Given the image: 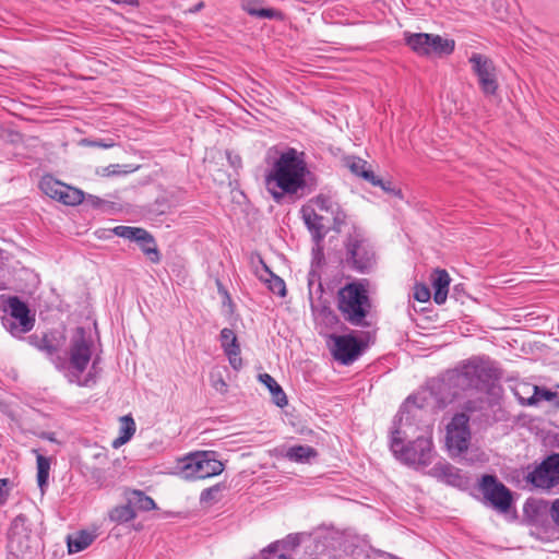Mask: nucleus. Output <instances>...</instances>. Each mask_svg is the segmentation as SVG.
Here are the masks:
<instances>
[{"instance_id":"obj_1","label":"nucleus","mask_w":559,"mask_h":559,"mask_svg":"<svg viewBox=\"0 0 559 559\" xmlns=\"http://www.w3.org/2000/svg\"><path fill=\"white\" fill-rule=\"evenodd\" d=\"M419 413V407L407 399L394 421L390 441L393 455L403 464L414 467L428 466L435 457L431 427H420L415 423Z\"/></svg>"},{"instance_id":"obj_2","label":"nucleus","mask_w":559,"mask_h":559,"mask_svg":"<svg viewBox=\"0 0 559 559\" xmlns=\"http://www.w3.org/2000/svg\"><path fill=\"white\" fill-rule=\"evenodd\" d=\"M310 175L305 152L287 147L269 163L265 189L276 203H281L286 197L302 195Z\"/></svg>"},{"instance_id":"obj_3","label":"nucleus","mask_w":559,"mask_h":559,"mask_svg":"<svg viewBox=\"0 0 559 559\" xmlns=\"http://www.w3.org/2000/svg\"><path fill=\"white\" fill-rule=\"evenodd\" d=\"M92 347L93 340L83 328H78L73 333L70 341L68 358L56 355L57 348L47 337H44L38 344V348L50 357L56 368L62 370L71 383H76L82 386H88L95 383V378L98 372V358H95L91 370L84 376V371L92 359Z\"/></svg>"},{"instance_id":"obj_4","label":"nucleus","mask_w":559,"mask_h":559,"mask_svg":"<svg viewBox=\"0 0 559 559\" xmlns=\"http://www.w3.org/2000/svg\"><path fill=\"white\" fill-rule=\"evenodd\" d=\"M301 218L310 231L317 247L328 234L326 222L329 217L333 221V229L340 233L346 223V214L331 197L318 194L310 199L300 209Z\"/></svg>"},{"instance_id":"obj_5","label":"nucleus","mask_w":559,"mask_h":559,"mask_svg":"<svg viewBox=\"0 0 559 559\" xmlns=\"http://www.w3.org/2000/svg\"><path fill=\"white\" fill-rule=\"evenodd\" d=\"M337 309L349 324L367 326L371 301L366 286L360 282H353L342 287L337 293Z\"/></svg>"},{"instance_id":"obj_6","label":"nucleus","mask_w":559,"mask_h":559,"mask_svg":"<svg viewBox=\"0 0 559 559\" xmlns=\"http://www.w3.org/2000/svg\"><path fill=\"white\" fill-rule=\"evenodd\" d=\"M31 526L24 514L12 520L8 532V559H32L38 552L40 540Z\"/></svg>"},{"instance_id":"obj_7","label":"nucleus","mask_w":559,"mask_h":559,"mask_svg":"<svg viewBox=\"0 0 559 559\" xmlns=\"http://www.w3.org/2000/svg\"><path fill=\"white\" fill-rule=\"evenodd\" d=\"M223 463L211 451L191 453L177 463V472L186 479H205L219 475Z\"/></svg>"},{"instance_id":"obj_8","label":"nucleus","mask_w":559,"mask_h":559,"mask_svg":"<svg viewBox=\"0 0 559 559\" xmlns=\"http://www.w3.org/2000/svg\"><path fill=\"white\" fill-rule=\"evenodd\" d=\"M346 262L356 271L368 272L374 264V251L364 231L352 226L345 241Z\"/></svg>"},{"instance_id":"obj_9","label":"nucleus","mask_w":559,"mask_h":559,"mask_svg":"<svg viewBox=\"0 0 559 559\" xmlns=\"http://www.w3.org/2000/svg\"><path fill=\"white\" fill-rule=\"evenodd\" d=\"M497 378V370L489 359L475 357L466 361L460 371V381L469 388L484 390Z\"/></svg>"},{"instance_id":"obj_10","label":"nucleus","mask_w":559,"mask_h":559,"mask_svg":"<svg viewBox=\"0 0 559 559\" xmlns=\"http://www.w3.org/2000/svg\"><path fill=\"white\" fill-rule=\"evenodd\" d=\"M479 490L485 502L500 513H507L512 504V493L493 475H484L479 483Z\"/></svg>"},{"instance_id":"obj_11","label":"nucleus","mask_w":559,"mask_h":559,"mask_svg":"<svg viewBox=\"0 0 559 559\" xmlns=\"http://www.w3.org/2000/svg\"><path fill=\"white\" fill-rule=\"evenodd\" d=\"M468 417L456 414L447 426L445 445L451 456H457L468 449L471 431Z\"/></svg>"},{"instance_id":"obj_12","label":"nucleus","mask_w":559,"mask_h":559,"mask_svg":"<svg viewBox=\"0 0 559 559\" xmlns=\"http://www.w3.org/2000/svg\"><path fill=\"white\" fill-rule=\"evenodd\" d=\"M8 311L9 318H5L2 323L13 336H21L33 329L34 318L29 316L27 306L17 297L9 298Z\"/></svg>"},{"instance_id":"obj_13","label":"nucleus","mask_w":559,"mask_h":559,"mask_svg":"<svg viewBox=\"0 0 559 559\" xmlns=\"http://www.w3.org/2000/svg\"><path fill=\"white\" fill-rule=\"evenodd\" d=\"M114 235L134 241L152 263L160 261V253L157 249L154 237L144 228L119 225L110 230Z\"/></svg>"},{"instance_id":"obj_14","label":"nucleus","mask_w":559,"mask_h":559,"mask_svg":"<svg viewBox=\"0 0 559 559\" xmlns=\"http://www.w3.org/2000/svg\"><path fill=\"white\" fill-rule=\"evenodd\" d=\"M329 347L334 359L342 365L353 364L361 354V343L352 334L329 336Z\"/></svg>"},{"instance_id":"obj_15","label":"nucleus","mask_w":559,"mask_h":559,"mask_svg":"<svg viewBox=\"0 0 559 559\" xmlns=\"http://www.w3.org/2000/svg\"><path fill=\"white\" fill-rule=\"evenodd\" d=\"M39 187L46 195L66 205H78L84 200V193L81 190L64 185L51 176L43 177Z\"/></svg>"},{"instance_id":"obj_16","label":"nucleus","mask_w":559,"mask_h":559,"mask_svg":"<svg viewBox=\"0 0 559 559\" xmlns=\"http://www.w3.org/2000/svg\"><path fill=\"white\" fill-rule=\"evenodd\" d=\"M469 62L477 75L481 91L486 95H493L498 88V81L497 69L492 60L481 53H473L469 57Z\"/></svg>"},{"instance_id":"obj_17","label":"nucleus","mask_w":559,"mask_h":559,"mask_svg":"<svg viewBox=\"0 0 559 559\" xmlns=\"http://www.w3.org/2000/svg\"><path fill=\"white\" fill-rule=\"evenodd\" d=\"M530 483L542 489H550L559 484V454L544 460L527 476Z\"/></svg>"},{"instance_id":"obj_18","label":"nucleus","mask_w":559,"mask_h":559,"mask_svg":"<svg viewBox=\"0 0 559 559\" xmlns=\"http://www.w3.org/2000/svg\"><path fill=\"white\" fill-rule=\"evenodd\" d=\"M219 341L231 368L240 370L242 368V358L240 356V346L235 332L228 328H224L221 331Z\"/></svg>"},{"instance_id":"obj_19","label":"nucleus","mask_w":559,"mask_h":559,"mask_svg":"<svg viewBox=\"0 0 559 559\" xmlns=\"http://www.w3.org/2000/svg\"><path fill=\"white\" fill-rule=\"evenodd\" d=\"M431 473L438 479L454 487H461L466 483L460 469L445 461L438 462Z\"/></svg>"},{"instance_id":"obj_20","label":"nucleus","mask_w":559,"mask_h":559,"mask_svg":"<svg viewBox=\"0 0 559 559\" xmlns=\"http://www.w3.org/2000/svg\"><path fill=\"white\" fill-rule=\"evenodd\" d=\"M431 285L435 290L433 300L438 305L445 302L450 285V276L445 270H436L431 274Z\"/></svg>"},{"instance_id":"obj_21","label":"nucleus","mask_w":559,"mask_h":559,"mask_svg":"<svg viewBox=\"0 0 559 559\" xmlns=\"http://www.w3.org/2000/svg\"><path fill=\"white\" fill-rule=\"evenodd\" d=\"M430 34L428 33H404L406 45L418 56H430Z\"/></svg>"},{"instance_id":"obj_22","label":"nucleus","mask_w":559,"mask_h":559,"mask_svg":"<svg viewBox=\"0 0 559 559\" xmlns=\"http://www.w3.org/2000/svg\"><path fill=\"white\" fill-rule=\"evenodd\" d=\"M347 166L353 174L359 176L371 185L380 183V179L369 168L368 163L359 157H350L347 159Z\"/></svg>"},{"instance_id":"obj_23","label":"nucleus","mask_w":559,"mask_h":559,"mask_svg":"<svg viewBox=\"0 0 559 559\" xmlns=\"http://www.w3.org/2000/svg\"><path fill=\"white\" fill-rule=\"evenodd\" d=\"M136 426L131 415L120 418L119 436L112 441V448L118 449L131 440L135 433Z\"/></svg>"},{"instance_id":"obj_24","label":"nucleus","mask_w":559,"mask_h":559,"mask_svg":"<svg viewBox=\"0 0 559 559\" xmlns=\"http://www.w3.org/2000/svg\"><path fill=\"white\" fill-rule=\"evenodd\" d=\"M259 380L270 390L273 402L278 407H284L287 405V397L285 392L272 376L269 373H261L259 374Z\"/></svg>"},{"instance_id":"obj_25","label":"nucleus","mask_w":559,"mask_h":559,"mask_svg":"<svg viewBox=\"0 0 559 559\" xmlns=\"http://www.w3.org/2000/svg\"><path fill=\"white\" fill-rule=\"evenodd\" d=\"M93 532L81 531L68 537V549L70 554L80 552L86 549L95 540Z\"/></svg>"},{"instance_id":"obj_26","label":"nucleus","mask_w":559,"mask_h":559,"mask_svg":"<svg viewBox=\"0 0 559 559\" xmlns=\"http://www.w3.org/2000/svg\"><path fill=\"white\" fill-rule=\"evenodd\" d=\"M550 507L544 500L530 499L524 504L525 515L534 523H539L540 518L549 513Z\"/></svg>"},{"instance_id":"obj_27","label":"nucleus","mask_w":559,"mask_h":559,"mask_svg":"<svg viewBox=\"0 0 559 559\" xmlns=\"http://www.w3.org/2000/svg\"><path fill=\"white\" fill-rule=\"evenodd\" d=\"M430 56H447L451 55L455 48L453 39L443 38L440 35L430 34Z\"/></svg>"},{"instance_id":"obj_28","label":"nucleus","mask_w":559,"mask_h":559,"mask_svg":"<svg viewBox=\"0 0 559 559\" xmlns=\"http://www.w3.org/2000/svg\"><path fill=\"white\" fill-rule=\"evenodd\" d=\"M127 501L131 503L134 511H151L156 509L154 500L141 490H132L127 493Z\"/></svg>"},{"instance_id":"obj_29","label":"nucleus","mask_w":559,"mask_h":559,"mask_svg":"<svg viewBox=\"0 0 559 559\" xmlns=\"http://www.w3.org/2000/svg\"><path fill=\"white\" fill-rule=\"evenodd\" d=\"M317 451L309 445H294L286 452V457L296 463H309L317 456Z\"/></svg>"},{"instance_id":"obj_30","label":"nucleus","mask_w":559,"mask_h":559,"mask_svg":"<svg viewBox=\"0 0 559 559\" xmlns=\"http://www.w3.org/2000/svg\"><path fill=\"white\" fill-rule=\"evenodd\" d=\"M262 0H242L241 8L250 15L262 19H273L277 12L273 9L261 8Z\"/></svg>"},{"instance_id":"obj_31","label":"nucleus","mask_w":559,"mask_h":559,"mask_svg":"<svg viewBox=\"0 0 559 559\" xmlns=\"http://www.w3.org/2000/svg\"><path fill=\"white\" fill-rule=\"evenodd\" d=\"M513 392L520 404L532 406L534 405V399L536 397L537 385L519 383L513 389Z\"/></svg>"},{"instance_id":"obj_32","label":"nucleus","mask_w":559,"mask_h":559,"mask_svg":"<svg viewBox=\"0 0 559 559\" xmlns=\"http://www.w3.org/2000/svg\"><path fill=\"white\" fill-rule=\"evenodd\" d=\"M37 483L38 486L44 492L45 487L48 485L49 471H50V461L46 456L41 454H37Z\"/></svg>"},{"instance_id":"obj_33","label":"nucleus","mask_w":559,"mask_h":559,"mask_svg":"<svg viewBox=\"0 0 559 559\" xmlns=\"http://www.w3.org/2000/svg\"><path fill=\"white\" fill-rule=\"evenodd\" d=\"M136 516V512L129 501L124 506H119L111 510L110 519L115 522L126 523L134 520Z\"/></svg>"},{"instance_id":"obj_34","label":"nucleus","mask_w":559,"mask_h":559,"mask_svg":"<svg viewBox=\"0 0 559 559\" xmlns=\"http://www.w3.org/2000/svg\"><path fill=\"white\" fill-rule=\"evenodd\" d=\"M265 273H266V276L264 278V281L266 282L267 284V287L269 289L280 296V297H284L286 295V285H285V282L278 277L277 275L273 274L272 272H270L267 270V267H265Z\"/></svg>"},{"instance_id":"obj_35","label":"nucleus","mask_w":559,"mask_h":559,"mask_svg":"<svg viewBox=\"0 0 559 559\" xmlns=\"http://www.w3.org/2000/svg\"><path fill=\"white\" fill-rule=\"evenodd\" d=\"M210 382L213 389L221 394L226 393L228 390V384L224 379V371L219 368H215L211 371Z\"/></svg>"},{"instance_id":"obj_36","label":"nucleus","mask_w":559,"mask_h":559,"mask_svg":"<svg viewBox=\"0 0 559 559\" xmlns=\"http://www.w3.org/2000/svg\"><path fill=\"white\" fill-rule=\"evenodd\" d=\"M311 309H312V312H313V314L316 316L317 319L322 317L329 323H336L337 322V317L333 313V311L330 308L323 307L321 310H318L317 306L311 301Z\"/></svg>"},{"instance_id":"obj_37","label":"nucleus","mask_w":559,"mask_h":559,"mask_svg":"<svg viewBox=\"0 0 559 559\" xmlns=\"http://www.w3.org/2000/svg\"><path fill=\"white\" fill-rule=\"evenodd\" d=\"M83 146H92V147H100V148H110L115 146V142L111 139L108 140H90L83 139L80 142Z\"/></svg>"},{"instance_id":"obj_38","label":"nucleus","mask_w":559,"mask_h":559,"mask_svg":"<svg viewBox=\"0 0 559 559\" xmlns=\"http://www.w3.org/2000/svg\"><path fill=\"white\" fill-rule=\"evenodd\" d=\"M430 289L423 284H417L414 288V298L419 302H426L430 299Z\"/></svg>"},{"instance_id":"obj_39","label":"nucleus","mask_w":559,"mask_h":559,"mask_svg":"<svg viewBox=\"0 0 559 559\" xmlns=\"http://www.w3.org/2000/svg\"><path fill=\"white\" fill-rule=\"evenodd\" d=\"M558 394L550 390L537 386L536 397L534 399V405L540 401H554Z\"/></svg>"},{"instance_id":"obj_40","label":"nucleus","mask_w":559,"mask_h":559,"mask_svg":"<svg viewBox=\"0 0 559 559\" xmlns=\"http://www.w3.org/2000/svg\"><path fill=\"white\" fill-rule=\"evenodd\" d=\"M549 514H550L554 523L557 526H559V498L552 501L550 509H549Z\"/></svg>"},{"instance_id":"obj_41","label":"nucleus","mask_w":559,"mask_h":559,"mask_svg":"<svg viewBox=\"0 0 559 559\" xmlns=\"http://www.w3.org/2000/svg\"><path fill=\"white\" fill-rule=\"evenodd\" d=\"M8 479H0V504H3L8 498Z\"/></svg>"},{"instance_id":"obj_42","label":"nucleus","mask_w":559,"mask_h":559,"mask_svg":"<svg viewBox=\"0 0 559 559\" xmlns=\"http://www.w3.org/2000/svg\"><path fill=\"white\" fill-rule=\"evenodd\" d=\"M376 186L381 187L386 192H391V193H394L396 195L401 194L400 190H395L394 188H391V182H384L383 180L380 179V183H377Z\"/></svg>"},{"instance_id":"obj_43","label":"nucleus","mask_w":559,"mask_h":559,"mask_svg":"<svg viewBox=\"0 0 559 559\" xmlns=\"http://www.w3.org/2000/svg\"><path fill=\"white\" fill-rule=\"evenodd\" d=\"M228 159L233 167H235V168L240 167L241 160L238 155L233 156L231 154H228Z\"/></svg>"},{"instance_id":"obj_44","label":"nucleus","mask_w":559,"mask_h":559,"mask_svg":"<svg viewBox=\"0 0 559 559\" xmlns=\"http://www.w3.org/2000/svg\"><path fill=\"white\" fill-rule=\"evenodd\" d=\"M203 8H204V2L200 1L194 7L190 8L187 12L194 14V13H198L199 11H201Z\"/></svg>"},{"instance_id":"obj_45","label":"nucleus","mask_w":559,"mask_h":559,"mask_svg":"<svg viewBox=\"0 0 559 559\" xmlns=\"http://www.w3.org/2000/svg\"><path fill=\"white\" fill-rule=\"evenodd\" d=\"M110 173H111V171H109V167H108V168H106V174H107V175H110Z\"/></svg>"},{"instance_id":"obj_46","label":"nucleus","mask_w":559,"mask_h":559,"mask_svg":"<svg viewBox=\"0 0 559 559\" xmlns=\"http://www.w3.org/2000/svg\"><path fill=\"white\" fill-rule=\"evenodd\" d=\"M558 405H559V402H558Z\"/></svg>"}]
</instances>
